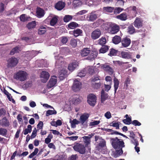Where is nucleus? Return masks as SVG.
Returning a JSON list of instances; mask_svg holds the SVG:
<instances>
[{"label": "nucleus", "instance_id": "f257e3e1", "mask_svg": "<svg viewBox=\"0 0 160 160\" xmlns=\"http://www.w3.org/2000/svg\"><path fill=\"white\" fill-rule=\"evenodd\" d=\"M110 141L112 147L116 150L113 153V157L116 158L122 155L123 153L122 148L125 147L123 140L116 137L111 138Z\"/></svg>", "mask_w": 160, "mask_h": 160}, {"label": "nucleus", "instance_id": "f03ea898", "mask_svg": "<svg viewBox=\"0 0 160 160\" xmlns=\"http://www.w3.org/2000/svg\"><path fill=\"white\" fill-rule=\"evenodd\" d=\"M80 54L83 57L88 56L86 59L92 61L97 57L98 52L95 50L91 52L89 48H84L81 50Z\"/></svg>", "mask_w": 160, "mask_h": 160}, {"label": "nucleus", "instance_id": "7ed1b4c3", "mask_svg": "<svg viewBox=\"0 0 160 160\" xmlns=\"http://www.w3.org/2000/svg\"><path fill=\"white\" fill-rule=\"evenodd\" d=\"M27 74L26 72L19 71L16 74L15 78L21 81H23L27 79Z\"/></svg>", "mask_w": 160, "mask_h": 160}, {"label": "nucleus", "instance_id": "20e7f679", "mask_svg": "<svg viewBox=\"0 0 160 160\" xmlns=\"http://www.w3.org/2000/svg\"><path fill=\"white\" fill-rule=\"evenodd\" d=\"M97 97L94 94L90 93L87 96V102L88 104L93 107L95 106L96 103Z\"/></svg>", "mask_w": 160, "mask_h": 160}, {"label": "nucleus", "instance_id": "39448f33", "mask_svg": "<svg viewBox=\"0 0 160 160\" xmlns=\"http://www.w3.org/2000/svg\"><path fill=\"white\" fill-rule=\"evenodd\" d=\"M85 146L81 143H77L73 147L74 150L81 154H84L85 153Z\"/></svg>", "mask_w": 160, "mask_h": 160}, {"label": "nucleus", "instance_id": "423d86ee", "mask_svg": "<svg viewBox=\"0 0 160 160\" xmlns=\"http://www.w3.org/2000/svg\"><path fill=\"white\" fill-rule=\"evenodd\" d=\"M18 62V60L14 57L10 58L8 61L7 67L12 68L16 66Z\"/></svg>", "mask_w": 160, "mask_h": 160}, {"label": "nucleus", "instance_id": "0eeeda50", "mask_svg": "<svg viewBox=\"0 0 160 160\" xmlns=\"http://www.w3.org/2000/svg\"><path fill=\"white\" fill-rule=\"evenodd\" d=\"M143 21L142 18L137 17L133 22L134 27L138 28H140L143 26Z\"/></svg>", "mask_w": 160, "mask_h": 160}, {"label": "nucleus", "instance_id": "6e6552de", "mask_svg": "<svg viewBox=\"0 0 160 160\" xmlns=\"http://www.w3.org/2000/svg\"><path fill=\"white\" fill-rule=\"evenodd\" d=\"M101 34V31L99 29H96L91 33V38L93 40L96 39L100 37Z\"/></svg>", "mask_w": 160, "mask_h": 160}, {"label": "nucleus", "instance_id": "1a4fd4ad", "mask_svg": "<svg viewBox=\"0 0 160 160\" xmlns=\"http://www.w3.org/2000/svg\"><path fill=\"white\" fill-rule=\"evenodd\" d=\"M121 42L122 47L126 48L130 45L131 40L129 38L126 37L122 38Z\"/></svg>", "mask_w": 160, "mask_h": 160}, {"label": "nucleus", "instance_id": "9d476101", "mask_svg": "<svg viewBox=\"0 0 160 160\" xmlns=\"http://www.w3.org/2000/svg\"><path fill=\"white\" fill-rule=\"evenodd\" d=\"M101 68L104 70L108 72L109 75H112L113 74L114 71L112 68L110 66L106 64H103L101 65Z\"/></svg>", "mask_w": 160, "mask_h": 160}, {"label": "nucleus", "instance_id": "9b49d317", "mask_svg": "<svg viewBox=\"0 0 160 160\" xmlns=\"http://www.w3.org/2000/svg\"><path fill=\"white\" fill-rule=\"evenodd\" d=\"M65 3L62 1H59L55 4L54 6L55 8L58 10L60 11L62 10L65 7Z\"/></svg>", "mask_w": 160, "mask_h": 160}, {"label": "nucleus", "instance_id": "f8f14e48", "mask_svg": "<svg viewBox=\"0 0 160 160\" xmlns=\"http://www.w3.org/2000/svg\"><path fill=\"white\" fill-rule=\"evenodd\" d=\"M50 75L48 72L46 71H42L41 73V78L43 79H41V81L43 83L46 82L48 79Z\"/></svg>", "mask_w": 160, "mask_h": 160}, {"label": "nucleus", "instance_id": "ddd939ff", "mask_svg": "<svg viewBox=\"0 0 160 160\" xmlns=\"http://www.w3.org/2000/svg\"><path fill=\"white\" fill-rule=\"evenodd\" d=\"M89 116V114L87 113H84L81 115L80 118L79 120L80 123L82 125H84V123L88 119Z\"/></svg>", "mask_w": 160, "mask_h": 160}, {"label": "nucleus", "instance_id": "4468645a", "mask_svg": "<svg viewBox=\"0 0 160 160\" xmlns=\"http://www.w3.org/2000/svg\"><path fill=\"white\" fill-rule=\"evenodd\" d=\"M48 28L45 25L40 26L38 30V34L40 35H42L45 34Z\"/></svg>", "mask_w": 160, "mask_h": 160}, {"label": "nucleus", "instance_id": "2eb2a0df", "mask_svg": "<svg viewBox=\"0 0 160 160\" xmlns=\"http://www.w3.org/2000/svg\"><path fill=\"white\" fill-rule=\"evenodd\" d=\"M97 18V15L96 14L91 12L88 14L87 17V20L90 22H93Z\"/></svg>", "mask_w": 160, "mask_h": 160}, {"label": "nucleus", "instance_id": "dca6fc26", "mask_svg": "<svg viewBox=\"0 0 160 160\" xmlns=\"http://www.w3.org/2000/svg\"><path fill=\"white\" fill-rule=\"evenodd\" d=\"M67 71L64 69H63L59 72V78L61 80H62L67 77Z\"/></svg>", "mask_w": 160, "mask_h": 160}, {"label": "nucleus", "instance_id": "f3484780", "mask_svg": "<svg viewBox=\"0 0 160 160\" xmlns=\"http://www.w3.org/2000/svg\"><path fill=\"white\" fill-rule=\"evenodd\" d=\"M81 85V83L77 79L74 81L72 87V88L76 92L80 89V86Z\"/></svg>", "mask_w": 160, "mask_h": 160}, {"label": "nucleus", "instance_id": "a211bd4d", "mask_svg": "<svg viewBox=\"0 0 160 160\" xmlns=\"http://www.w3.org/2000/svg\"><path fill=\"white\" fill-rule=\"evenodd\" d=\"M110 32L112 34H115L118 32L119 30V26L116 24H113L110 26Z\"/></svg>", "mask_w": 160, "mask_h": 160}, {"label": "nucleus", "instance_id": "6ab92c4d", "mask_svg": "<svg viewBox=\"0 0 160 160\" xmlns=\"http://www.w3.org/2000/svg\"><path fill=\"white\" fill-rule=\"evenodd\" d=\"M92 135H91L89 134L88 136H84L82 137V138L83 139L84 142L85 144V147H89V145H90L91 142V140L90 139L92 138Z\"/></svg>", "mask_w": 160, "mask_h": 160}, {"label": "nucleus", "instance_id": "aec40b11", "mask_svg": "<svg viewBox=\"0 0 160 160\" xmlns=\"http://www.w3.org/2000/svg\"><path fill=\"white\" fill-rule=\"evenodd\" d=\"M55 78H51L48 83V88H51L54 86L56 84L57 82V79H56V77L54 76Z\"/></svg>", "mask_w": 160, "mask_h": 160}, {"label": "nucleus", "instance_id": "412c9836", "mask_svg": "<svg viewBox=\"0 0 160 160\" xmlns=\"http://www.w3.org/2000/svg\"><path fill=\"white\" fill-rule=\"evenodd\" d=\"M36 14L38 18H41L44 15V11L40 8H38L36 11Z\"/></svg>", "mask_w": 160, "mask_h": 160}, {"label": "nucleus", "instance_id": "4be33fe9", "mask_svg": "<svg viewBox=\"0 0 160 160\" xmlns=\"http://www.w3.org/2000/svg\"><path fill=\"white\" fill-rule=\"evenodd\" d=\"M122 58L125 59H129L132 58L131 53L122 51L121 53Z\"/></svg>", "mask_w": 160, "mask_h": 160}, {"label": "nucleus", "instance_id": "5701e85b", "mask_svg": "<svg viewBox=\"0 0 160 160\" xmlns=\"http://www.w3.org/2000/svg\"><path fill=\"white\" fill-rule=\"evenodd\" d=\"M77 66V62L76 61H72L71 63L69 64L68 69L70 71H72L76 68Z\"/></svg>", "mask_w": 160, "mask_h": 160}, {"label": "nucleus", "instance_id": "b1692460", "mask_svg": "<svg viewBox=\"0 0 160 160\" xmlns=\"http://www.w3.org/2000/svg\"><path fill=\"white\" fill-rule=\"evenodd\" d=\"M116 18L122 21H125L127 19V16L126 12H123L117 16Z\"/></svg>", "mask_w": 160, "mask_h": 160}, {"label": "nucleus", "instance_id": "393cba45", "mask_svg": "<svg viewBox=\"0 0 160 160\" xmlns=\"http://www.w3.org/2000/svg\"><path fill=\"white\" fill-rule=\"evenodd\" d=\"M82 31L79 28L74 30L73 31V35L76 37L79 36H81L82 33Z\"/></svg>", "mask_w": 160, "mask_h": 160}, {"label": "nucleus", "instance_id": "a878e982", "mask_svg": "<svg viewBox=\"0 0 160 160\" xmlns=\"http://www.w3.org/2000/svg\"><path fill=\"white\" fill-rule=\"evenodd\" d=\"M0 124L2 126L7 127L9 125V122L6 117L3 118L0 121Z\"/></svg>", "mask_w": 160, "mask_h": 160}, {"label": "nucleus", "instance_id": "bb28decb", "mask_svg": "<svg viewBox=\"0 0 160 160\" xmlns=\"http://www.w3.org/2000/svg\"><path fill=\"white\" fill-rule=\"evenodd\" d=\"M36 22L35 21H33L29 22L26 25V27L28 29L34 28L36 26Z\"/></svg>", "mask_w": 160, "mask_h": 160}, {"label": "nucleus", "instance_id": "cd10ccee", "mask_svg": "<svg viewBox=\"0 0 160 160\" xmlns=\"http://www.w3.org/2000/svg\"><path fill=\"white\" fill-rule=\"evenodd\" d=\"M121 38L119 36L116 35L112 38L113 42L115 44H118L121 42Z\"/></svg>", "mask_w": 160, "mask_h": 160}, {"label": "nucleus", "instance_id": "c85d7f7f", "mask_svg": "<svg viewBox=\"0 0 160 160\" xmlns=\"http://www.w3.org/2000/svg\"><path fill=\"white\" fill-rule=\"evenodd\" d=\"M78 27V24L74 22H71L68 25V28L71 29H74Z\"/></svg>", "mask_w": 160, "mask_h": 160}, {"label": "nucleus", "instance_id": "c756f323", "mask_svg": "<svg viewBox=\"0 0 160 160\" xmlns=\"http://www.w3.org/2000/svg\"><path fill=\"white\" fill-rule=\"evenodd\" d=\"M28 128H25L23 130L22 133L24 135H27L29 133H30L32 131V126L30 125H28L27 127Z\"/></svg>", "mask_w": 160, "mask_h": 160}, {"label": "nucleus", "instance_id": "7c9ffc66", "mask_svg": "<svg viewBox=\"0 0 160 160\" xmlns=\"http://www.w3.org/2000/svg\"><path fill=\"white\" fill-rule=\"evenodd\" d=\"M58 19L56 16L52 18L50 21V24L52 26H54L57 22Z\"/></svg>", "mask_w": 160, "mask_h": 160}, {"label": "nucleus", "instance_id": "2f4dec72", "mask_svg": "<svg viewBox=\"0 0 160 160\" xmlns=\"http://www.w3.org/2000/svg\"><path fill=\"white\" fill-rule=\"evenodd\" d=\"M19 51V48L18 47H16L11 50L10 54L11 55H13L15 53H18Z\"/></svg>", "mask_w": 160, "mask_h": 160}, {"label": "nucleus", "instance_id": "473e14b6", "mask_svg": "<svg viewBox=\"0 0 160 160\" xmlns=\"http://www.w3.org/2000/svg\"><path fill=\"white\" fill-rule=\"evenodd\" d=\"M114 91L115 92V93L116 92V91L118 87L119 81H118V79L115 77L114 78Z\"/></svg>", "mask_w": 160, "mask_h": 160}, {"label": "nucleus", "instance_id": "72a5a7b5", "mask_svg": "<svg viewBox=\"0 0 160 160\" xmlns=\"http://www.w3.org/2000/svg\"><path fill=\"white\" fill-rule=\"evenodd\" d=\"M73 18L72 16L67 15L65 16L63 18V21L64 22H67L71 20Z\"/></svg>", "mask_w": 160, "mask_h": 160}, {"label": "nucleus", "instance_id": "f704fd0d", "mask_svg": "<svg viewBox=\"0 0 160 160\" xmlns=\"http://www.w3.org/2000/svg\"><path fill=\"white\" fill-rule=\"evenodd\" d=\"M128 30V32L131 34L134 33L135 32V29L132 25L129 26Z\"/></svg>", "mask_w": 160, "mask_h": 160}, {"label": "nucleus", "instance_id": "c9c22d12", "mask_svg": "<svg viewBox=\"0 0 160 160\" xmlns=\"http://www.w3.org/2000/svg\"><path fill=\"white\" fill-rule=\"evenodd\" d=\"M72 128H74L76 127V125L80 123V122L77 120L76 119H73L72 121H70Z\"/></svg>", "mask_w": 160, "mask_h": 160}, {"label": "nucleus", "instance_id": "e433bc0d", "mask_svg": "<svg viewBox=\"0 0 160 160\" xmlns=\"http://www.w3.org/2000/svg\"><path fill=\"white\" fill-rule=\"evenodd\" d=\"M101 102H103L108 98V94L105 93L102 91L101 92Z\"/></svg>", "mask_w": 160, "mask_h": 160}, {"label": "nucleus", "instance_id": "4c0bfd02", "mask_svg": "<svg viewBox=\"0 0 160 160\" xmlns=\"http://www.w3.org/2000/svg\"><path fill=\"white\" fill-rule=\"evenodd\" d=\"M109 47L108 46H104L100 49V53H105L108 50Z\"/></svg>", "mask_w": 160, "mask_h": 160}, {"label": "nucleus", "instance_id": "58836bf2", "mask_svg": "<svg viewBox=\"0 0 160 160\" xmlns=\"http://www.w3.org/2000/svg\"><path fill=\"white\" fill-rule=\"evenodd\" d=\"M118 52V51L113 48H112L110 49V52L108 55L111 57L115 56Z\"/></svg>", "mask_w": 160, "mask_h": 160}, {"label": "nucleus", "instance_id": "ea45409f", "mask_svg": "<svg viewBox=\"0 0 160 160\" xmlns=\"http://www.w3.org/2000/svg\"><path fill=\"white\" fill-rule=\"evenodd\" d=\"M103 9L106 12L111 13L113 11L114 8L110 7H104Z\"/></svg>", "mask_w": 160, "mask_h": 160}, {"label": "nucleus", "instance_id": "a19ab883", "mask_svg": "<svg viewBox=\"0 0 160 160\" xmlns=\"http://www.w3.org/2000/svg\"><path fill=\"white\" fill-rule=\"evenodd\" d=\"M87 72V69H84L82 71L78 73L77 76L80 77H83L85 76Z\"/></svg>", "mask_w": 160, "mask_h": 160}, {"label": "nucleus", "instance_id": "79ce46f5", "mask_svg": "<svg viewBox=\"0 0 160 160\" xmlns=\"http://www.w3.org/2000/svg\"><path fill=\"white\" fill-rule=\"evenodd\" d=\"M130 79L129 76L128 77L126 78L124 83V88L127 89L128 87V84L130 83Z\"/></svg>", "mask_w": 160, "mask_h": 160}, {"label": "nucleus", "instance_id": "37998d69", "mask_svg": "<svg viewBox=\"0 0 160 160\" xmlns=\"http://www.w3.org/2000/svg\"><path fill=\"white\" fill-rule=\"evenodd\" d=\"M123 122L126 124L129 125L132 124L131 118H127L122 120Z\"/></svg>", "mask_w": 160, "mask_h": 160}, {"label": "nucleus", "instance_id": "c03bdc74", "mask_svg": "<svg viewBox=\"0 0 160 160\" xmlns=\"http://www.w3.org/2000/svg\"><path fill=\"white\" fill-rule=\"evenodd\" d=\"M57 112L56 110H48L46 112V116L48 117L50 115L56 114H57Z\"/></svg>", "mask_w": 160, "mask_h": 160}, {"label": "nucleus", "instance_id": "a18cd8bd", "mask_svg": "<svg viewBox=\"0 0 160 160\" xmlns=\"http://www.w3.org/2000/svg\"><path fill=\"white\" fill-rule=\"evenodd\" d=\"M123 10V8H122L120 7L116 8L115 9L114 8L113 12L115 14H117L119 13Z\"/></svg>", "mask_w": 160, "mask_h": 160}, {"label": "nucleus", "instance_id": "49530a36", "mask_svg": "<svg viewBox=\"0 0 160 160\" xmlns=\"http://www.w3.org/2000/svg\"><path fill=\"white\" fill-rule=\"evenodd\" d=\"M38 151L39 150L38 148H35L34 151L29 156L28 158H32L34 156L36 155L37 154Z\"/></svg>", "mask_w": 160, "mask_h": 160}, {"label": "nucleus", "instance_id": "de8ad7c7", "mask_svg": "<svg viewBox=\"0 0 160 160\" xmlns=\"http://www.w3.org/2000/svg\"><path fill=\"white\" fill-rule=\"evenodd\" d=\"M7 130L6 129L0 128V135L5 136L7 135Z\"/></svg>", "mask_w": 160, "mask_h": 160}, {"label": "nucleus", "instance_id": "09e8293b", "mask_svg": "<svg viewBox=\"0 0 160 160\" xmlns=\"http://www.w3.org/2000/svg\"><path fill=\"white\" fill-rule=\"evenodd\" d=\"M129 10L130 11H132L134 12L135 16H136L137 14V8L136 6H130L128 8ZM138 10V9H137Z\"/></svg>", "mask_w": 160, "mask_h": 160}, {"label": "nucleus", "instance_id": "8fccbe9b", "mask_svg": "<svg viewBox=\"0 0 160 160\" xmlns=\"http://www.w3.org/2000/svg\"><path fill=\"white\" fill-rule=\"evenodd\" d=\"M106 141L104 139H102L98 144V146L101 148H103L106 146Z\"/></svg>", "mask_w": 160, "mask_h": 160}, {"label": "nucleus", "instance_id": "3c124183", "mask_svg": "<svg viewBox=\"0 0 160 160\" xmlns=\"http://www.w3.org/2000/svg\"><path fill=\"white\" fill-rule=\"evenodd\" d=\"M99 44L102 45H103L106 43V39L105 38H102L99 40Z\"/></svg>", "mask_w": 160, "mask_h": 160}, {"label": "nucleus", "instance_id": "603ef678", "mask_svg": "<svg viewBox=\"0 0 160 160\" xmlns=\"http://www.w3.org/2000/svg\"><path fill=\"white\" fill-rule=\"evenodd\" d=\"M70 45L73 47H75L77 45V41L75 39H72L70 41Z\"/></svg>", "mask_w": 160, "mask_h": 160}, {"label": "nucleus", "instance_id": "864d4df0", "mask_svg": "<svg viewBox=\"0 0 160 160\" xmlns=\"http://www.w3.org/2000/svg\"><path fill=\"white\" fill-rule=\"evenodd\" d=\"M100 121H94L93 122H90L89 124V126H93L95 125H97L100 123Z\"/></svg>", "mask_w": 160, "mask_h": 160}, {"label": "nucleus", "instance_id": "5fc2aeb1", "mask_svg": "<svg viewBox=\"0 0 160 160\" xmlns=\"http://www.w3.org/2000/svg\"><path fill=\"white\" fill-rule=\"evenodd\" d=\"M68 40V38L66 37L63 36L61 38V42L63 44H66Z\"/></svg>", "mask_w": 160, "mask_h": 160}, {"label": "nucleus", "instance_id": "6e6d98bb", "mask_svg": "<svg viewBox=\"0 0 160 160\" xmlns=\"http://www.w3.org/2000/svg\"><path fill=\"white\" fill-rule=\"evenodd\" d=\"M20 20L22 22H25L28 20V18L25 17V14H23L20 16Z\"/></svg>", "mask_w": 160, "mask_h": 160}, {"label": "nucleus", "instance_id": "4d7b16f0", "mask_svg": "<svg viewBox=\"0 0 160 160\" xmlns=\"http://www.w3.org/2000/svg\"><path fill=\"white\" fill-rule=\"evenodd\" d=\"M132 124L135 126H140L141 125V123L137 120H133L132 122Z\"/></svg>", "mask_w": 160, "mask_h": 160}, {"label": "nucleus", "instance_id": "13d9d810", "mask_svg": "<svg viewBox=\"0 0 160 160\" xmlns=\"http://www.w3.org/2000/svg\"><path fill=\"white\" fill-rule=\"evenodd\" d=\"M110 126L115 127L117 129H119V124L118 122L111 123L110 124Z\"/></svg>", "mask_w": 160, "mask_h": 160}, {"label": "nucleus", "instance_id": "bf43d9fd", "mask_svg": "<svg viewBox=\"0 0 160 160\" xmlns=\"http://www.w3.org/2000/svg\"><path fill=\"white\" fill-rule=\"evenodd\" d=\"M78 158L77 154L72 155L69 158V160H76Z\"/></svg>", "mask_w": 160, "mask_h": 160}, {"label": "nucleus", "instance_id": "052dcab7", "mask_svg": "<svg viewBox=\"0 0 160 160\" xmlns=\"http://www.w3.org/2000/svg\"><path fill=\"white\" fill-rule=\"evenodd\" d=\"M88 12V11L86 10H81L77 13H76V15H83Z\"/></svg>", "mask_w": 160, "mask_h": 160}, {"label": "nucleus", "instance_id": "680f3d73", "mask_svg": "<svg viewBox=\"0 0 160 160\" xmlns=\"http://www.w3.org/2000/svg\"><path fill=\"white\" fill-rule=\"evenodd\" d=\"M51 131H52V133L54 135H59L60 136H62V134L60 133V132L56 130H51Z\"/></svg>", "mask_w": 160, "mask_h": 160}, {"label": "nucleus", "instance_id": "e2e57ef3", "mask_svg": "<svg viewBox=\"0 0 160 160\" xmlns=\"http://www.w3.org/2000/svg\"><path fill=\"white\" fill-rule=\"evenodd\" d=\"M6 113V111L4 109L2 108L0 109V117L2 116H4Z\"/></svg>", "mask_w": 160, "mask_h": 160}, {"label": "nucleus", "instance_id": "0e129e2a", "mask_svg": "<svg viewBox=\"0 0 160 160\" xmlns=\"http://www.w3.org/2000/svg\"><path fill=\"white\" fill-rule=\"evenodd\" d=\"M85 69H87V71L89 74H92L94 72V69L92 68H85Z\"/></svg>", "mask_w": 160, "mask_h": 160}, {"label": "nucleus", "instance_id": "69168bd1", "mask_svg": "<svg viewBox=\"0 0 160 160\" xmlns=\"http://www.w3.org/2000/svg\"><path fill=\"white\" fill-rule=\"evenodd\" d=\"M43 123L42 121H40L37 125L38 129H42L43 127Z\"/></svg>", "mask_w": 160, "mask_h": 160}, {"label": "nucleus", "instance_id": "338daca9", "mask_svg": "<svg viewBox=\"0 0 160 160\" xmlns=\"http://www.w3.org/2000/svg\"><path fill=\"white\" fill-rule=\"evenodd\" d=\"M105 117L107 118V119H109L112 116L111 113L110 112H107L104 115Z\"/></svg>", "mask_w": 160, "mask_h": 160}, {"label": "nucleus", "instance_id": "774afa93", "mask_svg": "<svg viewBox=\"0 0 160 160\" xmlns=\"http://www.w3.org/2000/svg\"><path fill=\"white\" fill-rule=\"evenodd\" d=\"M131 141L133 144L135 145H139L138 142V140L134 138V139H132V140H131Z\"/></svg>", "mask_w": 160, "mask_h": 160}]
</instances>
